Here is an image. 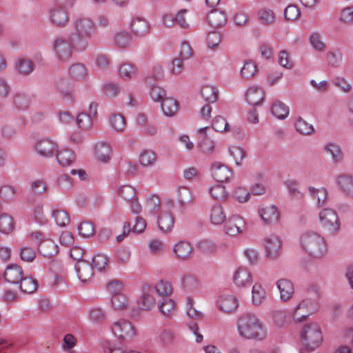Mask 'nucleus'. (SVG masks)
Segmentation results:
<instances>
[{
	"instance_id": "cd10ccee",
	"label": "nucleus",
	"mask_w": 353,
	"mask_h": 353,
	"mask_svg": "<svg viewBox=\"0 0 353 353\" xmlns=\"http://www.w3.org/2000/svg\"><path fill=\"white\" fill-rule=\"evenodd\" d=\"M233 281L237 286L244 287L251 283V273L246 268L240 267L234 272Z\"/></svg>"
},
{
	"instance_id": "f8f14e48",
	"label": "nucleus",
	"mask_w": 353,
	"mask_h": 353,
	"mask_svg": "<svg viewBox=\"0 0 353 353\" xmlns=\"http://www.w3.org/2000/svg\"><path fill=\"white\" fill-rule=\"evenodd\" d=\"M323 153L330 157L331 162L334 164L341 163L345 156L341 145L334 141L326 143L323 147Z\"/></svg>"
},
{
	"instance_id": "6ab92c4d",
	"label": "nucleus",
	"mask_w": 353,
	"mask_h": 353,
	"mask_svg": "<svg viewBox=\"0 0 353 353\" xmlns=\"http://www.w3.org/2000/svg\"><path fill=\"white\" fill-rule=\"evenodd\" d=\"M140 309L145 311L151 310L156 305V299L154 296V289L151 286L143 288L141 296L138 302Z\"/></svg>"
},
{
	"instance_id": "c9c22d12",
	"label": "nucleus",
	"mask_w": 353,
	"mask_h": 353,
	"mask_svg": "<svg viewBox=\"0 0 353 353\" xmlns=\"http://www.w3.org/2000/svg\"><path fill=\"white\" fill-rule=\"evenodd\" d=\"M294 128L297 132L304 136H311L315 132L314 126L301 117L295 119Z\"/></svg>"
},
{
	"instance_id": "ea45409f",
	"label": "nucleus",
	"mask_w": 353,
	"mask_h": 353,
	"mask_svg": "<svg viewBox=\"0 0 353 353\" xmlns=\"http://www.w3.org/2000/svg\"><path fill=\"white\" fill-rule=\"evenodd\" d=\"M138 68L134 64L130 63H125L121 65L119 69V76L125 79L130 80L136 77Z\"/></svg>"
},
{
	"instance_id": "f03ea898",
	"label": "nucleus",
	"mask_w": 353,
	"mask_h": 353,
	"mask_svg": "<svg viewBox=\"0 0 353 353\" xmlns=\"http://www.w3.org/2000/svg\"><path fill=\"white\" fill-rule=\"evenodd\" d=\"M72 27L75 35L72 40L73 48L79 51L85 50L89 39L95 32L94 23L90 18L80 17L74 21Z\"/></svg>"
},
{
	"instance_id": "69168bd1",
	"label": "nucleus",
	"mask_w": 353,
	"mask_h": 353,
	"mask_svg": "<svg viewBox=\"0 0 353 353\" xmlns=\"http://www.w3.org/2000/svg\"><path fill=\"white\" fill-rule=\"evenodd\" d=\"M278 62L286 69H292L294 65L290 54L286 50H281L278 54Z\"/></svg>"
},
{
	"instance_id": "473e14b6",
	"label": "nucleus",
	"mask_w": 353,
	"mask_h": 353,
	"mask_svg": "<svg viewBox=\"0 0 353 353\" xmlns=\"http://www.w3.org/2000/svg\"><path fill=\"white\" fill-rule=\"evenodd\" d=\"M174 224V218L169 212H163L159 217L158 225L160 230L170 232Z\"/></svg>"
},
{
	"instance_id": "f3484780",
	"label": "nucleus",
	"mask_w": 353,
	"mask_h": 353,
	"mask_svg": "<svg viewBox=\"0 0 353 353\" xmlns=\"http://www.w3.org/2000/svg\"><path fill=\"white\" fill-rule=\"evenodd\" d=\"M193 250L192 245L185 241H180L173 246L175 258L182 261L189 260L193 254Z\"/></svg>"
},
{
	"instance_id": "774afa93",
	"label": "nucleus",
	"mask_w": 353,
	"mask_h": 353,
	"mask_svg": "<svg viewBox=\"0 0 353 353\" xmlns=\"http://www.w3.org/2000/svg\"><path fill=\"white\" fill-rule=\"evenodd\" d=\"M339 19L343 23H353V6H347L342 9L339 15Z\"/></svg>"
},
{
	"instance_id": "2f4dec72",
	"label": "nucleus",
	"mask_w": 353,
	"mask_h": 353,
	"mask_svg": "<svg viewBox=\"0 0 353 353\" xmlns=\"http://www.w3.org/2000/svg\"><path fill=\"white\" fill-rule=\"evenodd\" d=\"M176 332L173 330L165 328L159 332L157 342L161 346L167 347L174 344Z\"/></svg>"
},
{
	"instance_id": "a19ab883",
	"label": "nucleus",
	"mask_w": 353,
	"mask_h": 353,
	"mask_svg": "<svg viewBox=\"0 0 353 353\" xmlns=\"http://www.w3.org/2000/svg\"><path fill=\"white\" fill-rule=\"evenodd\" d=\"M210 127H205L199 129V133L203 137L204 140L200 143L201 150L205 154H210L214 152L215 143L209 139H207L206 131Z\"/></svg>"
},
{
	"instance_id": "aec40b11",
	"label": "nucleus",
	"mask_w": 353,
	"mask_h": 353,
	"mask_svg": "<svg viewBox=\"0 0 353 353\" xmlns=\"http://www.w3.org/2000/svg\"><path fill=\"white\" fill-rule=\"evenodd\" d=\"M336 184L339 190L347 197L353 199V176L341 174L336 179Z\"/></svg>"
},
{
	"instance_id": "a18cd8bd",
	"label": "nucleus",
	"mask_w": 353,
	"mask_h": 353,
	"mask_svg": "<svg viewBox=\"0 0 353 353\" xmlns=\"http://www.w3.org/2000/svg\"><path fill=\"white\" fill-rule=\"evenodd\" d=\"M77 124L83 131H88L92 129L94 119L87 114L86 112H81L77 117Z\"/></svg>"
},
{
	"instance_id": "0e129e2a",
	"label": "nucleus",
	"mask_w": 353,
	"mask_h": 353,
	"mask_svg": "<svg viewBox=\"0 0 353 353\" xmlns=\"http://www.w3.org/2000/svg\"><path fill=\"white\" fill-rule=\"evenodd\" d=\"M118 194L124 201H130L136 196L134 188L130 185H122L118 189Z\"/></svg>"
},
{
	"instance_id": "bb28decb",
	"label": "nucleus",
	"mask_w": 353,
	"mask_h": 353,
	"mask_svg": "<svg viewBox=\"0 0 353 353\" xmlns=\"http://www.w3.org/2000/svg\"><path fill=\"white\" fill-rule=\"evenodd\" d=\"M208 23L214 28L223 27L228 21V17L225 12L214 10L209 13L207 17Z\"/></svg>"
},
{
	"instance_id": "0eeeda50",
	"label": "nucleus",
	"mask_w": 353,
	"mask_h": 353,
	"mask_svg": "<svg viewBox=\"0 0 353 353\" xmlns=\"http://www.w3.org/2000/svg\"><path fill=\"white\" fill-rule=\"evenodd\" d=\"M318 301L305 296L291 312V316L296 323L306 320L317 309Z\"/></svg>"
},
{
	"instance_id": "052dcab7",
	"label": "nucleus",
	"mask_w": 353,
	"mask_h": 353,
	"mask_svg": "<svg viewBox=\"0 0 353 353\" xmlns=\"http://www.w3.org/2000/svg\"><path fill=\"white\" fill-rule=\"evenodd\" d=\"M156 161V154L152 150H143L140 154L139 161L143 166H151Z\"/></svg>"
},
{
	"instance_id": "09e8293b",
	"label": "nucleus",
	"mask_w": 353,
	"mask_h": 353,
	"mask_svg": "<svg viewBox=\"0 0 353 353\" xmlns=\"http://www.w3.org/2000/svg\"><path fill=\"white\" fill-rule=\"evenodd\" d=\"M101 345L104 353H125L123 346L118 343L102 340Z\"/></svg>"
},
{
	"instance_id": "f704fd0d",
	"label": "nucleus",
	"mask_w": 353,
	"mask_h": 353,
	"mask_svg": "<svg viewBox=\"0 0 353 353\" xmlns=\"http://www.w3.org/2000/svg\"><path fill=\"white\" fill-rule=\"evenodd\" d=\"M308 190L312 198L316 201L318 206L321 207L326 204L328 192L325 188H315L310 187Z\"/></svg>"
},
{
	"instance_id": "412c9836",
	"label": "nucleus",
	"mask_w": 353,
	"mask_h": 353,
	"mask_svg": "<svg viewBox=\"0 0 353 353\" xmlns=\"http://www.w3.org/2000/svg\"><path fill=\"white\" fill-rule=\"evenodd\" d=\"M276 285L280 292V298L283 301H289L294 294V286L293 283L287 279H279Z\"/></svg>"
},
{
	"instance_id": "7ed1b4c3",
	"label": "nucleus",
	"mask_w": 353,
	"mask_h": 353,
	"mask_svg": "<svg viewBox=\"0 0 353 353\" xmlns=\"http://www.w3.org/2000/svg\"><path fill=\"white\" fill-rule=\"evenodd\" d=\"M301 248L310 256L322 259L327 252V243L323 236L314 231L302 234L300 239Z\"/></svg>"
},
{
	"instance_id": "393cba45",
	"label": "nucleus",
	"mask_w": 353,
	"mask_h": 353,
	"mask_svg": "<svg viewBox=\"0 0 353 353\" xmlns=\"http://www.w3.org/2000/svg\"><path fill=\"white\" fill-rule=\"evenodd\" d=\"M75 270L79 280L83 283L90 281L92 277L93 268L87 261H78L75 265Z\"/></svg>"
},
{
	"instance_id": "79ce46f5",
	"label": "nucleus",
	"mask_w": 353,
	"mask_h": 353,
	"mask_svg": "<svg viewBox=\"0 0 353 353\" xmlns=\"http://www.w3.org/2000/svg\"><path fill=\"white\" fill-rule=\"evenodd\" d=\"M272 114L279 119H284L289 114V108L283 102L276 101L271 108Z\"/></svg>"
},
{
	"instance_id": "bf43d9fd",
	"label": "nucleus",
	"mask_w": 353,
	"mask_h": 353,
	"mask_svg": "<svg viewBox=\"0 0 353 353\" xmlns=\"http://www.w3.org/2000/svg\"><path fill=\"white\" fill-rule=\"evenodd\" d=\"M17 69L21 74L28 75L34 70V64L30 60L21 59L17 62Z\"/></svg>"
},
{
	"instance_id": "7c9ffc66",
	"label": "nucleus",
	"mask_w": 353,
	"mask_h": 353,
	"mask_svg": "<svg viewBox=\"0 0 353 353\" xmlns=\"http://www.w3.org/2000/svg\"><path fill=\"white\" fill-rule=\"evenodd\" d=\"M57 159L60 165L66 167L71 165L76 160L74 152L70 149H63L57 151Z\"/></svg>"
},
{
	"instance_id": "e433bc0d",
	"label": "nucleus",
	"mask_w": 353,
	"mask_h": 353,
	"mask_svg": "<svg viewBox=\"0 0 353 353\" xmlns=\"http://www.w3.org/2000/svg\"><path fill=\"white\" fill-rule=\"evenodd\" d=\"M158 307L163 315L169 317L176 311L175 303L169 297L162 298L158 303Z\"/></svg>"
},
{
	"instance_id": "de8ad7c7",
	"label": "nucleus",
	"mask_w": 353,
	"mask_h": 353,
	"mask_svg": "<svg viewBox=\"0 0 353 353\" xmlns=\"http://www.w3.org/2000/svg\"><path fill=\"white\" fill-rule=\"evenodd\" d=\"M310 43L312 48L319 52H323L325 50L326 44L323 41L322 35L317 32H312L309 37Z\"/></svg>"
},
{
	"instance_id": "4468645a",
	"label": "nucleus",
	"mask_w": 353,
	"mask_h": 353,
	"mask_svg": "<svg viewBox=\"0 0 353 353\" xmlns=\"http://www.w3.org/2000/svg\"><path fill=\"white\" fill-rule=\"evenodd\" d=\"M50 20L57 27H65L70 21L68 11L61 6L53 8L50 12Z\"/></svg>"
},
{
	"instance_id": "4d7b16f0",
	"label": "nucleus",
	"mask_w": 353,
	"mask_h": 353,
	"mask_svg": "<svg viewBox=\"0 0 353 353\" xmlns=\"http://www.w3.org/2000/svg\"><path fill=\"white\" fill-rule=\"evenodd\" d=\"M258 18L262 23L265 25H270L276 20L274 12L268 8L260 10L258 12Z\"/></svg>"
},
{
	"instance_id": "338daca9",
	"label": "nucleus",
	"mask_w": 353,
	"mask_h": 353,
	"mask_svg": "<svg viewBox=\"0 0 353 353\" xmlns=\"http://www.w3.org/2000/svg\"><path fill=\"white\" fill-rule=\"evenodd\" d=\"M112 306L117 310L125 309L128 305V301L127 297L123 294L112 296L111 299Z\"/></svg>"
},
{
	"instance_id": "864d4df0",
	"label": "nucleus",
	"mask_w": 353,
	"mask_h": 353,
	"mask_svg": "<svg viewBox=\"0 0 353 353\" xmlns=\"http://www.w3.org/2000/svg\"><path fill=\"white\" fill-rule=\"evenodd\" d=\"M52 216L55 223L60 227H64L69 221L70 218L66 211L61 209H54L52 210Z\"/></svg>"
},
{
	"instance_id": "72a5a7b5",
	"label": "nucleus",
	"mask_w": 353,
	"mask_h": 353,
	"mask_svg": "<svg viewBox=\"0 0 353 353\" xmlns=\"http://www.w3.org/2000/svg\"><path fill=\"white\" fill-rule=\"evenodd\" d=\"M245 99L250 105H259L264 99L263 90H247L245 94Z\"/></svg>"
},
{
	"instance_id": "3c124183",
	"label": "nucleus",
	"mask_w": 353,
	"mask_h": 353,
	"mask_svg": "<svg viewBox=\"0 0 353 353\" xmlns=\"http://www.w3.org/2000/svg\"><path fill=\"white\" fill-rule=\"evenodd\" d=\"M183 288L189 292H192L198 288V280L195 276L190 274H185L181 277Z\"/></svg>"
},
{
	"instance_id": "423d86ee",
	"label": "nucleus",
	"mask_w": 353,
	"mask_h": 353,
	"mask_svg": "<svg viewBox=\"0 0 353 353\" xmlns=\"http://www.w3.org/2000/svg\"><path fill=\"white\" fill-rule=\"evenodd\" d=\"M320 225L330 233H338L341 229V223L336 210L330 208L321 209L318 214Z\"/></svg>"
},
{
	"instance_id": "a878e982",
	"label": "nucleus",
	"mask_w": 353,
	"mask_h": 353,
	"mask_svg": "<svg viewBox=\"0 0 353 353\" xmlns=\"http://www.w3.org/2000/svg\"><path fill=\"white\" fill-rule=\"evenodd\" d=\"M132 41L131 34L123 29L116 31L113 35L114 44L119 48L125 49L130 46Z\"/></svg>"
},
{
	"instance_id": "b1692460",
	"label": "nucleus",
	"mask_w": 353,
	"mask_h": 353,
	"mask_svg": "<svg viewBox=\"0 0 353 353\" xmlns=\"http://www.w3.org/2000/svg\"><path fill=\"white\" fill-rule=\"evenodd\" d=\"M211 172L212 177L217 181H227L232 175V170L226 165L216 162L212 165Z\"/></svg>"
},
{
	"instance_id": "680f3d73",
	"label": "nucleus",
	"mask_w": 353,
	"mask_h": 353,
	"mask_svg": "<svg viewBox=\"0 0 353 353\" xmlns=\"http://www.w3.org/2000/svg\"><path fill=\"white\" fill-rule=\"evenodd\" d=\"M321 293L319 285L316 283H308L305 289V296L312 298L319 301Z\"/></svg>"
},
{
	"instance_id": "2eb2a0df",
	"label": "nucleus",
	"mask_w": 353,
	"mask_h": 353,
	"mask_svg": "<svg viewBox=\"0 0 353 353\" xmlns=\"http://www.w3.org/2000/svg\"><path fill=\"white\" fill-rule=\"evenodd\" d=\"M259 214L262 221L267 225H274L279 222L280 212L274 205L265 206L259 210Z\"/></svg>"
},
{
	"instance_id": "4c0bfd02",
	"label": "nucleus",
	"mask_w": 353,
	"mask_h": 353,
	"mask_svg": "<svg viewBox=\"0 0 353 353\" xmlns=\"http://www.w3.org/2000/svg\"><path fill=\"white\" fill-rule=\"evenodd\" d=\"M154 293L162 298H166L170 296L172 293V287L169 281L161 280L159 281L154 287Z\"/></svg>"
},
{
	"instance_id": "c85d7f7f",
	"label": "nucleus",
	"mask_w": 353,
	"mask_h": 353,
	"mask_svg": "<svg viewBox=\"0 0 353 353\" xmlns=\"http://www.w3.org/2000/svg\"><path fill=\"white\" fill-rule=\"evenodd\" d=\"M267 297V291L261 283L256 282L252 288V303L256 306L261 305Z\"/></svg>"
},
{
	"instance_id": "6e6552de",
	"label": "nucleus",
	"mask_w": 353,
	"mask_h": 353,
	"mask_svg": "<svg viewBox=\"0 0 353 353\" xmlns=\"http://www.w3.org/2000/svg\"><path fill=\"white\" fill-rule=\"evenodd\" d=\"M112 333L118 339L124 341H130L137 335L135 327L128 320L119 319L113 323L111 326Z\"/></svg>"
},
{
	"instance_id": "e2e57ef3",
	"label": "nucleus",
	"mask_w": 353,
	"mask_h": 353,
	"mask_svg": "<svg viewBox=\"0 0 353 353\" xmlns=\"http://www.w3.org/2000/svg\"><path fill=\"white\" fill-rule=\"evenodd\" d=\"M257 66L252 61H246L241 70V75L244 78H250L257 72Z\"/></svg>"
},
{
	"instance_id": "37998d69",
	"label": "nucleus",
	"mask_w": 353,
	"mask_h": 353,
	"mask_svg": "<svg viewBox=\"0 0 353 353\" xmlns=\"http://www.w3.org/2000/svg\"><path fill=\"white\" fill-rule=\"evenodd\" d=\"M69 74L73 79L81 81L87 77L88 72L83 64L75 63L70 68Z\"/></svg>"
},
{
	"instance_id": "c03bdc74",
	"label": "nucleus",
	"mask_w": 353,
	"mask_h": 353,
	"mask_svg": "<svg viewBox=\"0 0 353 353\" xmlns=\"http://www.w3.org/2000/svg\"><path fill=\"white\" fill-rule=\"evenodd\" d=\"M178 201L181 206H186L193 201L191 190L185 186H180L177 190Z\"/></svg>"
},
{
	"instance_id": "a211bd4d",
	"label": "nucleus",
	"mask_w": 353,
	"mask_h": 353,
	"mask_svg": "<svg viewBox=\"0 0 353 353\" xmlns=\"http://www.w3.org/2000/svg\"><path fill=\"white\" fill-rule=\"evenodd\" d=\"M208 219L210 223L214 225L223 224L227 219L224 207L221 203L212 205L209 209Z\"/></svg>"
},
{
	"instance_id": "13d9d810",
	"label": "nucleus",
	"mask_w": 353,
	"mask_h": 353,
	"mask_svg": "<svg viewBox=\"0 0 353 353\" xmlns=\"http://www.w3.org/2000/svg\"><path fill=\"white\" fill-rule=\"evenodd\" d=\"M92 267L99 271H102L108 263V257L104 254H96L92 259Z\"/></svg>"
},
{
	"instance_id": "5fc2aeb1",
	"label": "nucleus",
	"mask_w": 353,
	"mask_h": 353,
	"mask_svg": "<svg viewBox=\"0 0 353 353\" xmlns=\"http://www.w3.org/2000/svg\"><path fill=\"white\" fill-rule=\"evenodd\" d=\"M110 123L113 130L122 132L125 126V120L121 114H112L110 117Z\"/></svg>"
},
{
	"instance_id": "9d476101",
	"label": "nucleus",
	"mask_w": 353,
	"mask_h": 353,
	"mask_svg": "<svg viewBox=\"0 0 353 353\" xmlns=\"http://www.w3.org/2000/svg\"><path fill=\"white\" fill-rule=\"evenodd\" d=\"M35 150L40 157L50 158L57 152L58 145L50 138H42L37 140Z\"/></svg>"
},
{
	"instance_id": "ddd939ff",
	"label": "nucleus",
	"mask_w": 353,
	"mask_h": 353,
	"mask_svg": "<svg viewBox=\"0 0 353 353\" xmlns=\"http://www.w3.org/2000/svg\"><path fill=\"white\" fill-rule=\"evenodd\" d=\"M53 50L57 58L60 61H68L72 57V49L70 45L66 40L62 38H58L54 41Z\"/></svg>"
},
{
	"instance_id": "49530a36",
	"label": "nucleus",
	"mask_w": 353,
	"mask_h": 353,
	"mask_svg": "<svg viewBox=\"0 0 353 353\" xmlns=\"http://www.w3.org/2000/svg\"><path fill=\"white\" fill-rule=\"evenodd\" d=\"M232 197L238 203H247L250 198V192L245 188L239 186L232 190Z\"/></svg>"
},
{
	"instance_id": "4be33fe9",
	"label": "nucleus",
	"mask_w": 353,
	"mask_h": 353,
	"mask_svg": "<svg viewBox=\"0 0 353 353\" xmlns=\"http://www.w3.org/2000/svg\"><path fill=\"white\" fill-rule=\"evenodd\" d=\"M3 276L6 282L18 284L23 276L22 268L17 264H11L6 268Z\"/></svg>"
},
{
	"instance_id": "c756f323",
	"label": "nucleus",
	"mask_w": 353,
	"mask_h": 353,
	"mask_svg": "<svg viewBox=\"0 0 353 353\" xmlns=\"http://www.w3.org/2000/svg\"><path fill=\"white\" fill-rule=\"evenodd\" d=\"M39 250L43 256L51 258L58 253L59 247L54 241L46 239L41 242Z\"/></svg>"
},
{
	"instance_id": "dca6fc26",
	"label": "nucleus",
	"mask_w": 353,
	"mask_h": 353,
	"mask_svg": "<svg viewBox=\"0 0 353 353\" xmlns=\"http://www.w3.org/2000/svg\"><path fill=\"white\" fill-rule=\"evenodd\" d=\"M217 307L224 313L232 314L237 310L239 301L234 295H223L217 301Z\"/></svg>"
},
{
	"instance_id": "603ef678",
	"label": "nucleus",
	"mask_w": 353,
	"mask_h": 353,
	"mask_svg": "<svg viewBox=\"0 0 353 353\" xmlns=\"http://www.w3.org/2000/svg\"><path fill=\"white\" fill-rule=\"evenodd\" d=\"M14 221L11 216L7 214L0 215V232L4 234H9L14 229Z\"/></svg>"
},
{
	"instance_id": "39448f33",
	"label": "nucleus",
	"mask_w": 353,
	"mask_h": 353,
	"mask_svg": "<svg viewBox=\"0 0 353 353\" xmlns=\"http://www.w3.org/2000/svg\"><path fill=\"white\" fill-rule=\"evenodd\" d=\"M149 94L154 102H160L163 112L168 117L175 114L179 108V102L169 96L165 90H150Z\"/></svg>"
},
{
	"instance_id": "8fccbe9b",
	"label": "nucleus",
	"mask_w": 353,
	"mask_h": 353,
	"mask_svg": "<svg viewBox=\"0 0 353 353\" xmlns=\"http://www.w3.org/2000/svg\"><path fill=\"white\" fill-rule=\"evenodd\" d=\"M209 193L212 198L219 201H225L229 196L225 187L221 184H217L209 189Z\"/></svg>"
},
{
	"instance_id": "20e7f679",
	"label": "nucleus",
	"mask_w": 353,
	"mask_h": 353,
	"mask_svg": "<svg viewBox=\"0 0 353 353\" xmlns=\"http://www.w3.org/2000/svg\"><path fill=\"white\" fill-rule=\"evenodd\" d=\"M300 337L303 347L310 351L319 347L323 341L321 330L316 323L305 324L301 329Z\"/></svg>"
},
{
	"instance_id": "5701e85b",
	"label": "nucleus",
	"mask_w": 353,
	"mask_h": 353,
	"mask_svg": "<svg viewBox=\"0 0 353 353\" xmlns=\"http://www.w3.org/2000/svg\"><path fill=\"white\" fill-rule=\"evenodd\" d=\"M94 153L98 161L105 163L111 159L112 149L108 143L98 142L94 145Z\"/></svg>"
},
{
	"instance_id": "6e6d98bb",
	"label": "nucleus",
	"mask_w": 353,
	"mask_h": 353,
	"mask_svg": "<svg viewBox=\"0 0 353 353\" xmlns=\"http://www.w3.org/2000/svg\"><path fill=\"white\" fill-rule=\"evenodd\" d=\"M19 283L21 290L24 293H32L37 288V281L31 277L22 278Z\"/></svg>"
},
{
	"instance_id": "f257e3e1",
	"label": "nucleus",
	"mask_w": 353,
	"mask_h": 353,
	"mask_svg": "<svg viewBox=\"0 0 353 353\" xmlns=\"http://www.w3.org/2000/svg\"><path fill=\"white\" fill-rule=\"evenodd\" d=\"M239 335L246 340L261 341L267 336V330L259 318L254 314H244L237 320Z\"/></svg>"
},
{
	"instance_id": "1a4fd4ad",
	"label": "nucleus",
	"mask_w": 353,
	"mask_h": 353,
	"mask_svg": "<svg viewBox=\"0 0 353 353\" xmlns=\"http://www.w3.org/2000/svg\"><path fill=\"white\" fill-rule=\"evenodd\" d=\"M245 221L239 215L232 216L223 227L224 232L230 236H236L243 234Z\"/></svg>"
},
{
	"instance_id": "58836bf2",
	"label": "nucleus",
	"mask_w": 353,
	"mask_h": 353,
	"mask_svg": "<svg viewBox=\"0 0 353 353\" xmlns=\"http://www.w3.org/2000/svg\"><path fill=\"white\" fill-rule=\"evenodd\" d=\"M133 32L137 36L143 37L149 32L150 26L148 23L141 18H137L132 21L131 24Z\"/></svg>"
},
{
	"instance_id": "9b49d317",
	"label": "nucleus",
	"mask_w": 353,
	"mask_h": 353,
	"mask_svg": "<svg viewBox=\"0 0 353 353\" xmlns=\"http://www.w3.org/2000/svg\"><path fill=\"white\" fill-rule=\"evenodd\" d=\"M263 245L268 257L276 258L279 254L282 241L277 234H270L263 239Z\"/></svg>"
}]
</instances>
